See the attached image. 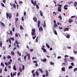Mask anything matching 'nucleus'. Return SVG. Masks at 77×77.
I'll return each instance as SVG.
<instances>
[{
	"label": "nucleus",
	"mask_w": 77,
	"mask_h": 77,
	"mask_svg": "<svg viewBox=\"0 0 77 77\" xmlns=\"http://www.w3.org/2000/svg\"><path fill=\"white\" fill-rule=\"evenodd\" d=\"M35 66H36V67H37L38 66V63H35Z\"/></svg>",
	"instance_id": "obj_48"
},
{
	"label": "nucleus",
	"mask_w": 77,
	"mask_h": 77,
	"mask_svg": "<svg viewBox=\"0 0 77 77\" xmlns=\"http://www.w3.org/2000/svg\"><path fill=\"white\" fill-rule=\"evenodd\" d=\"M1 65L2 66H3L4 67H5V65H4V64H3V63L2 62L1 63Z\"/></svg>",
	"instance_id": "obj_38"
},
{
	"label": "nucleus",
	"mask_w": 77,
	"mask_h": 77,
	"mask_svg": "<svg viewBox=\"0 0 77 77\" xmlns=\"http://www.w3.org/2000/svg\"><path fill=\"white\" fill-rule=\"evenodd\" d=\"M69 4H71V3H73V2L72 1H70L68 2Z\"/></svg>",
	"instance_id": "obj_36"
},
{
	"label": "nucleus",
	"mask_w": 77,
	"mask_h": 77,
	"mask_svg": "<svg viewBox=\"0 0 77 77\" xmlns=\"http://www.w3.org/2000/svg\"><path fill=\"white\" fill-rule=\"evenodd\" d=\"M17 53L19 55V56H21V54L20 53V52H19V51H17Z\"/></svg>",
	"instance_id": "obj_20"
},
{
	"label": "nucleus",
	"mask_w": 77,
	"mask_h": 77,
	"mask_svg": "<svg viewBox=\"0 0 77 77\" xmlns=\"http://www.w3.org/2000/svg\"><path fill=\"white\" fill-rule=\"evenodd\" d=\"M31 3L32 4L34 5V2H33V0H31Z\"/></svg>",
	"instance_id": "obj_54"
},
{
	"label": "nucleus",
	"mask_w": 77,
	"mask_h": 77,
	"mask_svg": "<svg viewBox=\"0 0 77 77\" xmlns=\"http://www.w3.org/2000/svg\"><path fill=\"white\" fill-rule=\"evenodd\" d=\"M12 31L15 32V28H14V27L12 28Z\"/></svg>",
	"instance_id": "obj_49"
},
{
	"label": "nucleus",
	"mask_w": 77,
	"mask_h": 77,
	"mask_svg": "<svg viewBox=\"0 0 77 77\" xmlns=\"http://www.w3.org/2000/svg\"><path fill=\"white\" fill-rule=\"evenodd\" d=\"M35 72V70H33L32 71V73L33 76L34 77H35V75H36V74L35 73H34Z\"/></svg>",
	"instance_id": "obj_6"
},
{
	"label": "nucleus",
	"mask_w": 77,
	"mask_h": 77,
	"mask_svg": "<svg viewBox=\"0 0 77 77\" xmlns=\"http://www.w3.org/2000/svg\"><path fill=\"white\" fill-rule=\"evenodd\" d=\"M67 48L68 49H70V48H71V47L67 46Z\"/></svg>",
	"instance_id": "obj_51"
},
{
	"label": "nucleus",
	"mask_w": 77,
	"mask_h": 77,
	"mask_svg": "<svg viewBox=\"0 0 77 77\" xmlns=\"http://www.w3.org/2000/svg\"><path fill=\"white\" fill-rule=\"evenodd\" d=\"M59 29H60L61 30H62L63 29L62 27H61L60 26L59 27Z\"/></svg>",
	"instance_id": "obj_56"
},
{
	"label": "nucleus",
	"mask_w": 77,
	"mask_h": 77,
	"mask_svg": "<svg viewBox=\"0 0 77 77\" xmlns=\"http://www.w3.org/2000/svg\"><path fill=\"white\" fill-rule=\"evenodd\" d=\"M20 74H21V73H20V72H19L18 73L17 75H20Z\"/></svg>",
	"instance_id": "obj_59"
},
{
	"label": "nucleus",
	"mask_w": 77,
	"mask_h": 77,
	"mask_svg": "<svg viewBox=\"0 0 77 77\" xmlns=\"http://www.w3.org/2000/svg\"><path fill=\"white\" fill-rule=\"evenodd\" d=\"M16 74H17V72H14V73H13V76L14 77V75H16Z\"/></svg>",
	"instance_id": "obj_33"
},
{
	"label": "nucleus",
	"mask_w": 77,
	"mask_h": 77,
	"mask_svg": "<svg viewBox=\"0 0 77 77\" xmlns=\"http://www.w3.org/2000/svg\"><path fill=\"white\" fill-rule=\"evenodd\" d=\"M57 24L58 25V26H61V25H62V24H61V23L59 22L57 23Z\"/></svg>",
	"instance_id": "obj_42"
},
{
	"label": "nucleus",
	"mask_w": 77,
	"mask_h": 77,
	"mask_svg": "<svg viewBox=\"0 0 77 77\" xmlns=\"http://www.w3.org/2000/svg\"><path fill=\"white\" fill-rule=\"evenodd\" d=\"M0 22L1 25L2 26H5V25L4 24V23H3V22H2L1 21Z\"/></svg>",
	"instance_id": "obj_13"
},
{
	"label": "nucleus",
	"mask_w": 77,
	"mask_h": 77,
	"mask_svg": "<svg viewBox=\"0 0 77 77\" xmlns=\"http://www.w3.org/2000/svg\"><path fill=\"white\" fill-rule=\"evenodd\" d=\"M64 57H68V56L66 55L64 56Z\"/></svg>",
	"instance_id": "obj_58"
},
{
	"label": "nucleus",
	"mask_w": 77,
	"mask_h": 77,
	"mask_svg": "<svg viewBox=\"0 0 77 77\" xmlns=\"http://www.w3.org/2000/svg\"><path fill=\"white\" fill-rule=\"evenodd\" d=\"M71 65H72L73 66H74V63H71Z\"/></svg>",
	"instance_id": "obj_63"
},
{
	"label": "nucleus",
	"mask_w": 77,
	"mask_h": 77,
	"mask_svg": "<svg viewBox=\"0 0 77 77\" xmlns=\"http://www.w3.org/2000/svg\"><path fill=\"white\" fill-rule=\"evenodd\" d=\"M3 2L4 3H6V0H3Z\"/></svg>",
	"instance_id": "obj_61"
},
{
	"label": "nucleus",
	"mask_w": 77,
	"mask_h": 77,
	"mask_svg": "<svg viewBox=\"0 0 77 77\" xmlns=\"http://www.w3.org/2000/svg\"><path fill=\"white\" fill-rule=\"evenodd\" d=\"M53 32H54V33L56 35H57V32H56V29L54 28H53Z\"/></svg>",
	"instance_id": "obj_4"
},
{
	"label": "nucleus",
	"mask_w": 77,
	"mask_h": 77,
	"mask_svg": "<svg viewBox=\"0 0 77 77\" xmlns=\"http://www.w3.org/2000/svg\"><path fill=\"white\" fill-rule=\"evenodd\" d=\"M54 28H55L56 29H57V25H56V24H54Z\"/></svg>",
	"instance_id": "obj_18"
},
{
	"label": "nucleus",
	"mask_w": 77,
	"mask_h": 77,
	"mask_svg": "<svg viewBox=\"0 0 77 77\" xmlns=\"http://www.w3.org/2000/svg\"><path fill=\"white\" fill-rule=\"evenodd\" d=\"M72 66H70L69 67V69H72Z\"/></svg>",
	"instance_id": "obj_34"
},
{
	"label": "nucleus",
	"mask_w": 77,
	"mask_h": 77,
	"mask_svg": "<svg viewBox=\"0 0 77 77\" xmlns=\"http://www.w3.org/2000/svg\"><path fill=\"white\" fill-rule=\"evenodd\" d=\"M39 30H40V31H41H41H42L43 30L42 27V26H40V27L39 28Z\"/></svg>",
	"instance_id": "obj_15"
},
{
	"label": "nucleus",
	"mask_w": 77,
	"mask_h": 77,
	"mask_svg": "<svg viewBox=\"0 0 77 77\" xmlns=\"http://www.w3.org/2000/svg\"><path fill=\"white\" fill-rule=\"evenodd\" d=\"M36 8L37 9H39V6H38V5L36 4Z\"/></svg>",
	"instance_id": "obj_46"
},
{
	"label": "nucleus",
	"mask_w": 77,
	"mask_h": 77,
	"mask_svg": "<svg viewBox=\"0 0 77 77\" xmlns=\"http://www.w3.org/2000/svg\"><path fill=\"white\" fill-rule=\"evenodd\" d=\"M33 20L35 22H37V18L36 17H34L33 18Z\"/></svg>",
	"instance_id": "obj_5"
},
{
	"label": "nucleus",
	"mask_w": 77,
	"mask_h": 77,
	"mask_svg": "<svg viewBox=\"0 0 77 77\" xmlns=\"http://www.w3.org/2000/svg\"><path fill=\"white\" fill-rule=\"evenodd\" d=\"M69 29V28H64V32H65V31H68L69 30V29Z\"/></svg>",
	"instance_id": "obj_9"
},
{
	"label": "nucleus",
	"mask_w": 77,
	"mask_h": 77,
	"mask_svg": "<svg viewBox=\"0 0 77 77\" xmlns=\"http://www.w3.org/2000/svg\"><path fill=\"white\" fill-rule=\"evenodd\" d=\"M16 47H17L18 48H19L20 47L19 46V45H16Z\"/></svg>",
	"instance_id": "obj_52"
},
{
	"label": "nucleus",
	"mask_w": 77,
	"mask_h": 77,
	"mask_svg": "<svg viewBox=\"0 0 77 77\" xmlns=\"http://www.w3.org/2000/svg\"><path fill=\"white\" fill-rule=\"evenodd\" d=\"M15 36H16V37H18V33H16L15 34Z\"/></svg>",
	"instance_id": "obj_39"
},
{
	"label": "nucleus",
	"mask_w": 77,
	"mask_h": 77,
	"mask_svg": "<svg viewBox=\"0 0 77 77\" xmlns=\"http://www.w3.org/2000/svg\"><path fill=\"white\" fill-rule=\"evenodd\" d=\"M10 39L13 41H14V38H10Z\"/></svg>",
	"instance_id": "obj_50"
},
{
	"label": "nucleus",
	"mask_w": 77,
	"mask_h": 77,
	"mask_svg": "<svg viewBox=\"0 0 77 77\" xmlns=\"http://www.w3.org/2000/svg\"><path fill=\"white\" fill-rule=\"evenodd\" d=\"M41 60L43 62H45L47 61V59H41Z\"/></svg>",
	"instance_id": "obj_8"
},
{
	"label": "nucleus",
	"mask_w": 77,
	"mask_h": 77,
	"mask_svg": "<svg viewBox=\"0 0 77 77\" xmlns=\"http://www.w3.org/2000/svg\"><path fill=\"white\" fill-rule=\"evenodd\" d=\"M57 6H59L57 8L58 11V12H61V8H62V5L58 4L57 5Z\"/></svg>",
	"instance_id": "obj_2"
},
{
	"label": "nucleus",
	"mask_w": 77,
	"mask_h": 77,
	"mask_svg": "<svg viewBox=\"0 0 77 77\" xmlns=\"http://www.w3.org/2000/svg\"><path fill=\"white\" fill-rule=\"evenodd\" d=\"M14 20L15 21V23H16L17 22H18V17L15 18L14 19Z\"/></svg>",
	"instance_id": "obj_10"
},
{
	"label": "nucleus",
	"mask_w": 77,
	"mask_h": 77,
	"mask_svg": "<svg viewBox=\"0 0 77 77\" xmlns=\"http://www.w3.org/2000/svg\"><path fill=\"white\" fill-rule=\"evenodd\" d=\"M37 62H38V61L34 60L33 61V63H37Z\"/></svg>",
	"instance_id": "obj_37"
},
{
	"label": "nucleus",
	"mask_w": 77,
	"mask_h": 77,
	"mask_svg": "<svg viewBox=\"0 0 77 77\" xmlns=\"http://www.w3.org/2000/svg\"><path fill=\"white\" fill-rule=\"evenodd\" d=\"M31 35L32 36L33 35H36V33H35V28L33 29L32 30Z\"/></svg>",
	"instance_id": "obj_3"
},
{
	"label": "nucleus",
	"mask_w": 77,
	"mask_h": 77,
	"mask_svg": "<svg viewBox=\"0 0 77 77\" xmlns=\"http://www.w3.org/2000/svg\"><path fill=\"white\" fill-rule=\"evenodd\" d=\"M66 7H68V5H65L64 7V8H66Z\"/></svg>",
	"instance_id": "obj_53"
},
{
	"label": "nucleus",
	"mask_w": 77,
	"mask_h": 77,
	"mask_svg": "<svg viewBox=\"0 0 77 77\" xmlns=\"http://www.w3.org/2000/svg\"><path fill=\"white\" fill-rule=\"evenodd\" d=\"M3 43H2V41H1L0 42V47L2 48V44Z\"/></svg>",
	"instance_id": "obj_22"
},
{
	"label": "nucleus",
	"mask_w": 77,
	"mask_h": 77,
	"mask_svg": "<svg viewBox=\"0 0 77 77\" xmlns=\"http://www.w3.org/2000/svg\"><path fill=\"white\" fill-rule=\"evenodd\" d=\"M9 35H11V36H12V30L10 31Z\"/></svg>",
	"instance_id": "obj_25"
},
{
	"label": "nucleus",
	"mask_w": 77,
	"mask_h": 77,
	"mask_svg": "<svg viewBox=\"0 0 77 77\" xmlns=\"http://www.w3.org/2000/svg\"><path fill=\"white\" fill-rule=\"evenodd\" d=\"M73 51L74 53V54H77V51Z\"/></svg>",
	"instance_id": "obj_55"
},
{
	"label": "nucleus",
	"mask_w": 77,
	"mask_h": 77,
	"mask_svg": "<svg viewBox=\"0 0 77 77\" xmlns=\"http://www.w3.org/2000/svg\"><path fill=\"white\" fill-rule=\"evenodd\" d=\"M50 64L51 65H54V63H53L52 62H51L50 63Z\"/></svg>",
	"instance_id": "obj_35"
},
{
	"label": "nucleus",
	"mask_w": 77,
	"mask_h": 77,
	"mask_svg": "<svg viewBox=\"0 0 77 77\" xmlns=\"http://www.w3.org/2000/svg\"><path fill=\"white\" fill-rule=\"evenodd\" d=\"M7 58L8 59H11V57L10 55H8L7 57Z\"/></svg>",
	"instance_id": "obj_17"
},
{
	"label": "nucleus",
	"mask_w": 77,
	"mask_h": 77,
	"mask_svg": "<svg viewBox=\"0 0 77 77\" xmlns=\"http://www.w3.org/2000/svg\"><path fill=\"white\" fill-rule=\"evenodd\" d=\"M35 74H36V75L37 76V77H39V72H38L36 71L35 72Z\"/></svg>",
	"instance_id": "obj_11"
},
{
	"label": "nucleus",
	"mask_w": 77,
	"mask_h": 77,
	"mask_svg": "<svg viewBox=\"0 0 77 77\" xmlns=\"http://www.w3.org/2000/svg\"><path fill=\"white\" fill-rule=\"evenodd\" d=\"M19 71L20 72H21L23 71V70L21 68V67H19Z\"/></svg>",
	"instance_id": "obj_14"
},
{
	"label": "nucleus",
	"mask_w": 77,
	"mask_h": 77,
	"mask_svg": "<svg viewBox=\"0 0 77 77\" xmlns=\"http://www.w3.org/2000/svg\"><path fill=\"white\" fill-rule=\"evenodd\" d=\"M46 47L48 48H50V46H49V45H48V44H46Z\"/></svg>",
	"instance_id": "obj_31"
},
{
	"label": "nucleus",
	"mask_w": 77,
	"mask_h": 77,
	"mask_svg": "<svg viewBox=\"0 0 77 77\" xmlns=\"http://www.w3.org/2000/svg\"><path fill=\"white\" fill-rule=\"evenodd\" d=\"M11 77H12V72L11 73Z\"/></svg>",
	"instance_id": "obj_64"
},
{
	"label": "nucleus",
	"mask_w": 77,
	"mask_h": 77,
	"mask_svg": "<svg viewBox=\"0 0 77 77\" xmlns=\"http://www.w3.org/2000/svg\"><path fill=\"white\" fill-rule=\"evenodd\" d=\"M38 24H41V21L39 20H38Z\"/></svg>",
	"instance_id": "obj_43"
},
{
	"label": "nucleus",
	"mask_w": 77,
	"mask_h": 77,
	"mask_svg": "<svg viewBox=\"0 0 77 77\" xmlns=\"http://www.w3.org/2000/svg\"><path fill=\"white\" fill-rule=\"evenodd\" d=\"M36 1H35L34 3V6H36Z\"/></svg>",
	"instance_id": "obj_41"
},
{
	"label": "nucleus",
	"mask_w": 77,
	"mask_h": 77,
	"mask_svg": "<svg viewBox=\"0 0 77 77\" xmlns=\"http://www.w3.org/2000/svg\"><path fill=\"white\" fill-rule=\"evenodd\" d=\"M15 42L16 44H20V43L18 42L17 40H15Z\"/></svg>",
	"instance_id": "obj_30"
},
{
	"label": "nucleus",
	"mask_w": 77,
	"mask_h": 77,
	"mask_svg": "<svg viewBox=\"0 0 77 77\" xmlns=\"http://www.w3.org/2000/svg\"><path fill=\"white\" fill-rule=\"evenodd\" d=\"M41 48L42 50L43 51V52H47V50H46V49L43 48Z\"/></svg>",
	"instance_id": "obj_12"
},
{
	"label": "nucleus",
	"mask_w": 77,
	"mask_h": 77,
	"mask_svg": "<svg viewBox=\"0 0 77 77\" xmlns=\"http://www.w3.org/2000/svg\"><path fill=\"white\" fill-rule=\"evenodd\" d=\"M27 56L28 57V60H30V54H27Z\"/></svg>",
	"instance_id": "obj_7"
},
{
	"label": "nucleus",
	"mask_w": 77,
	"mask_h": 77,
	"mask_svg": "<svg viewBox=\"0 0 77 77\" xmlns=\"http://www.w3.org/2000/svg\"><path fill=\"white\" fill-rule=\"evenodd\" d=\"M1 5L2 6H3V7H5V5H4V4H3V3H1Z\"/></svg>",
	"instance_id": "obj_45"
},
{
	"label": "nucleus",
	"mask_w": 77,
	"mask_h": 77,
	"mask_svg": "<svg viewBox=\"0 0 77 77\" xmlns=\"http://www.w3.org/2000/svg\"><path fill=\"white\" fill-rule=\"evenodd\" d=\"M26 57H27V55H26L24 57V58L25 59V60L26 61Z\"/></svg>",
	"instance_id": "obj_40"
},
{
	"label": "nucleus",
	"mask_w": 77,
	"mask_h": 77,
	"mask_svg": "<svg viewBox=\"0 0 77 77\" xmlns=\"http://www.w3.org/2000/svg\"><path fill=\"white\" fill-rule=\"evenodd\" d=\"M58 18H60V20H62V16H59Z\"/></svg>",
	"instance_id": "obj_23"
},
{
	"label": "nucleus",
	"mask_w": 77,
	"mask_h": 77,
	"mask_svg": "<svg viewBox=\"0 0 77 77\" xmlns=\"http://www.w3.org/2000/svg\"><path fill=\"white\" fill-rule=\"evenodd\" d=\"M66 37L67 38H69L70 37V35H69V34H68L67 35Z\"/></svg>",
	"instance_id": "obj_32"
},
{
	"label": "nucleus",
	"mask_w": 77,
	"mask_h": 77,
	"mask_svg": "<svg viewBox=\"0 0 77 77\" xmlns=\"http://www.w3.org/2000/svg\"><path fill=\"white\" fill-rule=\"evenodd\" d=\"M13 68L14 70H15V71H17V69L16 68V67H15V65H14Z\"/></svg>",
	"instance_id": "obj_19"
},
{
	"label": "nucleus",
	"mask_w": 77,
	"mask_h": 77,
	"mask_svg": "<svg viewBox=\"0 0 77 77\" xmlns=\"http://www.w3.org/2000/svg\"><path fill=\"white\" fill-rule=\"evenodd\" d=\"M20 30H23L24 29V28H23V26H22L21 25L20 26Z\"/></svg>",
	"instance_id": "obj_27"
},
{
	"label": "nucleus",
	"mask_w": 77,
	"mask_h": 77,
	"mask_svg": "<svg viewBox=\"0 0 77 77\" xmlns=\"http://www.w3.org/2000/svg\"><path fill=\"white\" fill-rule=\"evenodd\" d=\"M13 8L14 9H16V5H15V4H13Z\"/></svg>",
	"instance_id": "obj_26"
},
{
	"label": "nucleus",
	"mask_w": 77,
	"mask_h": 77,
	"mask_svg": "<svg viewBox=\"0 0 77 77\" xmlns=\"http://www.w3.org/2000/svg\"><path fill=\"white\" fill-rule=\"evenodd\" d=\"M73 71H74V72H75V71H77V69L76 68L74 69Z\"/></svg>",
	"instance_id": "obj_47"
},
{
	"label": "nucleus",
	"mask_w": 77,
	"mask_h": 77,
	"mask_svg": "<svg viewBox=\"0 0 77 77\" xmlns=\"http://www.w3.org/2000/svg\"><path fill=\"white\" fill-rule=\"evenodd\" d=\"M25 68V66L24 65H23L22 66V69L23 71H24Z\"/></svg>",
	"instance_id": "obj_28"
},
{
	"label": "nucleus",
	"mask_w": 77,
	"mask_h": 77,
	"mask_svg": "<svg viewBox=\"0 0 77 77\" xmlns=\"http://www.w3.org/2000/svg\"><path fill=\"white\" fill-rule=\"evenodd\" d=\"M18 16H19V14L18 13H17L16 14V17H18Z\"/></svg>",
	"instance_id": "obj_57"
},
{
	"label": "nucleus",
	"mask_w": 77,
	"mask_h": 77,
	"mask_svg": "<svg viewBox=\"0 0 77 77\" xmlns=\"http://www.w3.org/2000/svg\"><path fill=\"white\" fill-rule=\"evenodd\" d=\"M6 17L7 19H8L9 17V19L10 20L12 18V14L11 13L9 14V13H6Z\"/></svg>",
	"instance_id": "obj_1"
},
{
	"label": "nucleus",
	"mask_w": 77,
	"mask_h": 77,
	"mask_svg": "<svg viewBox=\"0 0 77 77\" xmlns=\"http://www.w3.org/2000/svg\"><path fill=\"white\" fill-rule=\"evenodd\" d=\"M11 54L12 56H14V55H15V52L13 51H12L11 52Z\"/></svg>",
	"instance_id": "obj_21"
},
{
	"label": "nucleus",
	"mask_w": 77,
	"mask_h": 77,
	"mask_svg": "<svg viewBox=\"0 0 77 77\" xmlns=\"http://www.w3.org/2000/svg\"><path fill=\"white\" fill-rule=\"evenodd\" d=\"M69 23H72V20L71 19H70L69 20Z\"/></svg>",
	"instance_id": "obj_44"
},
{
	"label": "nucleus",
	"mask_w": 77,
	"mask_h": 77,
	"mask_svg": "<svg viewBox=\"0 0 77 77\" xmlns=\"http://www.w3.org/2000/svg\"><path fill=\"white\" fill-rule=\"evenodd\" d=\"M36 37V36H35L34 37H32V38L33 39H35V38Z\"/></svg>",
	"instance_id": "obj_62"
},
{
	"label": "nucleus",
	"mask_w": 77,
	"mask_h": 77,
	"mask_svg": "<svg viewBox=\"0 0 77 77\" xmlns=\"http://www.w3.org/2000/svg\"><path fill=\"white\" fill-rule=\"evenodd\" d=\"M38 70L41 72V73H43V71H42V69L39 68L38 69Z\"/></svg>",
	"instance_id": "obj_24"
},
{
	"label": "nucleus",
	"mask_w": 77,
	"mask_h": 77,
	"mask_svg": "<svg viewBox=\"0 0 77 77\" xmlns=\"http://www.w3.org/2000/svg\"><path fill=\"white\" fill-rule=\"evenodd\" d=\"M18 60L19 61H21V57L19 58L18 59Z\"/></svg>",
	"instance_id": "obj_60"
},
{
	"label": "nucleus",
	"mask_w": 77,
	"mask_h": 77,
	"mask_svg": "<svg viewBox=\"0 0 77 77\" xmlns=\"http://www.w3.org/2000/svg\"><path fill=\"white\" fill-rule=\"evenodd\" d=\"M70 59H71L72 60H74V57H69Z\"/></svg>",
	"instance_id": "obj_29"
},
{
	"label": "nucleus",
	"mask_w": 77,
	"mask_h": 77,
	"mask_svg": "<svg viewBox=\"0 0 77 77\" xmlns=\"http://www.w3.org/2000/svg\"><path fill=\"white\" fill-rule=\"evenodd\" d=\"M62 71H65V67H62L61 68Z\"/></svg>",
	"instance_id": "obj_16"
}]
</instances>
